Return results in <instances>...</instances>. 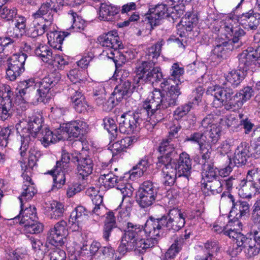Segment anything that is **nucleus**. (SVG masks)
Returning <instances> with one entry per match:
<instances>
[{
  "mask_svg": "<svg viewBox=\"0 0 260 260\" xmlns=\"http://www.w3.org/2000/svg\"><path fill=\"white\" fill-rule=\"evenodd\" d=\"M161 155L157 157L156 168L161 171L162 182L166 186H172L176 180V166L173 162L176 155L172 138L163 140L158 147Z\"/></svg>",
  "mask_w": 260,
  "mask_h": 260,
  "instance_id": "f257e3e1",
  "label": "nucleus"
},
{
  "mask_svg": "<svg viewBox=\"0 0 260 260\" xmlns=\"http://www.w3.org/2000/svg\"><path fill=\"white\" fill-rule=\"evenodd\" d=\"M60 80V77L53 74L44 77L40 80L30 78L25 81V87L19 90L17 93L23 99L24 96L36 89L37 100L39 102L46 103L53 96V87Z\"/></svg>",
  "mask_w": 260,
  "mask_h": 260,
  "instance_id": "f03ea898",
  "label": "nucleus"
},
{
  "mask_svg": "<svg viewBox=\"0 0 260 260\" xmlns=\"http://www.w3.org/2000/svg\"><path fill=\"white\" fill-rule=\"evenodd\" d=\"M126 228L118 248L120 253L134 250L143 253L147 249L153 247L156 243L155 240H143L142 228L137 224L128 222Z\"/></svg>",
  "mask_w": 260,
  "mask_h": 260,
  "instance_id": "7ed1b4c3",
  "label": "nucleus"
},
{
  "mask_svg": "<svg viewBox=\"0 0 260 260\" xmlns=\"http://www.w3.org/2000/svg\"><path fill=\"white\" fill-rule=\"evenodd\" d=\"M181 88L172 84L166 93L159 89H154L151 95L143 102L144 107L150 112V116L154 118L158 110L176 105L178 98L181 93Z\"/></svg>",
  "mask_w": 260,
  "mask_h": 260,
  "instance_id": "20e7f679",
  "label": "nucleus"
},
{
  "mask_svg": "<svg viewBox=\"0 0 260 260\" xmlns=\"http://www.w3.org/2000/svg\"><path fill=\"white\" fill-rule=\"evenodd\" d=\"M152 119L150 112L144 107L134 113H124L118 119L119 134H131L134 133L139 129V126L143 120Z\"/></svg>",
  "mask_w": 260,
  "mask_h": 260,
  "instance_id": "39448f33",
  "label": "nucleus"
},
{
  "mask_svg": "<svg viewBox=\"0 0 260 260\" xmlns=\"http://www.w3.org/2000/svg\"><path fill=\"white\" fill-rule=\"evenodd\" d=\"M150 13L146 17L152 28L159 24L160 20L165 17L172 18L173 21L180 18L185 12V6L177 5L168 7L166 5L159 4L150 9Z\"/></svg>",
  "mask_w": 260,
  "mask_h": 260,
  "instance_id": "423d86ee",
  "label": "nucleus"
},
{
  "mask_svg": "<svg viewBox=\"0 0 260 260\" xmlns=\"http://www.w3.org/2000/svg\"><path fill=\"white\" fill-rule=\"evenodd\" d=\"M154 66L153 62L137 61L135 63L134 82L136 84H143L160 81L162 79L161 69Z\"/></svg>",
  "mask_w": 260,
  "mask_h": 260,
  "instance_id": "0eeeda50",
  "label": "nucleus"
},
{
  "mask_svg": "<svg viewBox=\"0 0 260 260\" xmlns=\"http://www.w3.org/2000/svg\"><path fill=\"white\" fill-rule=\"evenodd\" d=\"M43 120L41 115L33 116L27 123L28 127L25 128V122L20 121L16 125L17 129L22 128L21 145L20 148V154L24 156L26 150L28 148L30 140V135L34 138L41 132L44 126L42 125Z\"/></svg>",
  "mask_w": 260,
  "mask_h": 260,
  "instance_id": "6e6552de",
  "label": "nucleus"
},
{
  "mask_svg": "<svg viewBox=\"0 0 260 260\" xmlns=\"http://www.w3.org/2000/svg\"><path fill=\"white\" fill-rule=\"evenodd\" d=\"M157 188L150 181H144L139 187L136 201L140 207L147 208L155 202L157 195Z\"/></svg>",
  "mask_w": 260,
  "mask_h": 260,
  "instance_id": "1a4fd4ad",
  "label": "nucleus"
},
{
  "mask_svg": "<svg viewBox=\"0 0 260 260\" xmlns=\"http://www.w3.org/2000/svg\"><path fill=\"white\" fill-rule=\"evenodd\" d=\"M27 55L24 53L13 55L9 59L6 76L11 81H14L24 71V65Z\"/></svg>",
  "mask_w": 260,
  "mask_h": 260,
  "instance_id": "9d476101",
  "label": "nucleus"
},
{
  "mask_svg": "<svg viewBox=\"0 0 260 260\" xmlns=\"http://www.w3.org/2000/svg\"><path fill=\"white\" fill-rule=\"evenodd\" d=\"M163 221L162 216L157 218L150 217L146 221L144 228L143 226L137 225L142 228V232H144L147 236L150 237L147 239L143 238V240H155L156 243L154 244V246L156 245L157 243V238L159 237L164 233L165 228Z\"/></svg>",
  "mask_w": 260,
  "mask_h": 260,
  "instance_id": "9b49d317",
  "label": "nucleus"
},
{
  "mask_svg": "<svg viewBox=\"0 0 260 260\" xmlns=\"http://www.w3.org/2000/svg\"><path fill=\"white\" fill-rule=\"evenodd\" d=\"M87 128L88 125L86 122L77 120L63 124L58 132L65 137L63 138L65 140L68 137L80 138L86 133Z\"/></svg>",
  "mask_w": 260,
  "mask_h": 260,
  "instance_id": "f8f14e48",
  "label": "nucleus"
},
{
  "mask_svg": "<svg viewBox=\"0 0 260 260\" xmlns=\"http://www.w3.org/2000/svg\"><path fill=\"white\" fill-rule=\"evenodd\" d=\"M207 92L214 96L212 105L216 108L220 107L224 105L228 107L230 96L234 93L233 89L227 86L225 87H211L207 90Z\"/></svg>",
  "mask_w": 260,
  "mask_h": 260,
  "instance_id": "ddd939ff",
  "label": "nucleus"
},
{
  "mask_svg": "<svg viewBox=\"0 0 260 260\" xmlns=\"http://www.w3.org/2000/svg\"><path fill=\"white\" fill-rule=\"evenodd\" d=\"M162 218L165 228L168 230L178 231L185 223V216L178 209L170 210L168 215L162 216Z\"/></svg>",
  "mask_w": 260,
  "mask_h": 260,
  "instance_id": "4468645a",
  "label": "nucleus"
},
{
  "mask_svg": "<svg viewBox=\"0 0 260 260\" xmlns=\"http://www.w3.org/2000/svg\"><path fill=\"white\" fill-rule=\"evenodd\" d=\"M50 3L48 0L42 3L39 9L32 14L35 20L42 18L48 26L51 25L54 21V16L58 10L57 7H55Z\"/></svg>",
  "mask_w": 260,
  "mask_h": 260,
  "instance_id": "2eb2a0df",
  "label": "nucleus"
},
{
  "mask_svg": "<svg viewBox=\"0 0 260 260\" xmlns=\"http://www.w3.org/2000/svg\"><path fill=\"white\" fill-rule=\"evenodd\" d=\"M67 225V222L63 220L56 223L54 228L51 229L48 232V242L56 246L62 245L63 243V238L68 235Z\"/></svg>",
  "mask_w": 260,
  "mask_h": 260,
  "instance_id": "dca6fc26",
  "label": "nucleus"
},
{
  "mask_svg": "<svg viewBox=\"0 0 260 260\" xmlns=\"http://www.w3.org/2000/svg\"><path fill=\"white\" fill-rule=\"evenodd\" d=\"M71 160L73 162L77 163V173L83 179L92 173L93 163L89 156L84 157L81 153L75 152L72 154Z\"/></svg>",
  "mask_w": 260,
  "mask_h": 260,
  "instance_id": "f3484780",
  "label": "nucleus"
},
{
  "mask_svg": "<svg viewBox=\"0 0 260 260\" xmlns=\"http://www.w3.org/2000/svg\"><path fill=\"white\" fill-rule=\"evenodd\" d=\"M253 90L250 86H246L240 90L234 95H231L227 109L235 110L241 108L253 95Z\"/></svg>",
  "mask_w": 260,
  "mask_h": 260,
  "instance_id": "a211bd4d",
  "label": "nucleus"
},
{
  "mask_svg": "<svg viewBox=\"0 0 260 260\" xmlns=\"http://www.w3.org/2000/svg\"><path fill=\"white\" fill-rule=\"evenodd\" d=\"M100 44L106 49L103 51L110 52L112 50L120 49L122 48L121 41L119 40L117 32L112 31L103 34L98 38Z\"/></svg>",
  "mask_w": 260,
  "mask_h": 260,
  "instance_id": "6ab92c4d",
  "label": "nucleus"
},
{
  "mask_svg": "<svg viewBox=\"0 0 260 260\" xmlns=\"http://www.w3.org/2000/svg\"><path fill=\"white\" fill-rule=\"evenodd\" d=\"M250 156V145L247 142H243L237 147L230 160L231 159V161H233V165L239 167L245 165Z\"/></svg>",
  "mask_w": 260,
  "mask_h": 260,
  "instance_id": "aec40b11",
  "label": "nucleus"
},
{
  "mask_svg": "<svg viewBox=\"0 0 260 260\" xmlns=\"http://www.w3.org/2000/svg\"><path fill=\"white\" fill-rule=\"evenodd\" d=\"M239 23L248 30H255L260 24V14L254 13L253 10L243 13L238 17Z\"/></svg>",
  "mask_w": 260,
  "mask_h": 260,
  "instance_id": "412c9836",
  "label": "nucleus"
},
{
  "mask_svg": "<svg viewBox=\"0 0 260 260\" xmlns=\"http://www.w3.org/2000/svg\"><path fill=\"white\" fill-rule=\"evenodd\" d=\"M255 49L252 47H249L244 50L238 56L239 65L238 69L241 70L246 73L248 70L253 71L254 69V57L257 55Z\"/></svg>",
  "mask_w": 260,
  "mask_h": 260,
  "instance_id": "4be33fe9",
  "label": "nucleus"
},
{
  "mask_svg": "<svg viewBox=\"0 0 260 260\" xmlns=\"http://www.w3.org/2000/svg\"><path fill=\"white\" fill-rule=\"evenodd\" d=\"M173 162L176 166V175L178 174V177L182 176L188 181L191 173L192 165L189 155L186 152H182L179 155L177 164H176L173 160Z\"/></svg>",
  "mask_w": 260,
  "mask_h": 260,
  "instance_id": "5701e85b",
  "label": "nucleus"
},
{
  "mask_svg": "<svg viewBox=\"0 0 260 260\" xmlns=\"http://www.w3.org/2000/svg\"><path fill=\"white\" fill-rule=\"evenodd\" d=\"M210 153H204L202 155V176L205 177L207 181L220 177L218 176V170L214 167L213 163L211 159Z\"/></svg>",
  "mask_w": 260,
  "mask_h": 260,
  "instance_id": "b1692460",
  "label": "nucleus"
},
{
  "mask_svg": "<svg viewBox=\"0 0 260 260\" xmlns=\"http://www.w3.org/2000/svg\"><path fill=\"white\" fill-rule=\"evenodd\" d=\"M59 129L53 133L46 126H44L41 132L37 136L40 140L42 144L45 147H48L51 144L63 140L65 137L62 136L61 133L59 132Z\"/></svg>",
  "mask_w": 260,
  "mask_h": 260,
  "instance_id": "393cba45",
  "label": "nucleus"
},
{
  "mask_svg": "<svg viewBox=\"0 0 260 260\" xmlns=\"http://www.w3.org/2000/svg\"><path fill=\"white\" fill-rule=\"evenodd\" d=\"M184 73V68L181 67L178 63H174L171 67L170 69L171 77L168 79L165 80L160 84L161 88H165L166 86L172 84V82L175 84L174 86L178 85V87H181V77Z\"/></svg>",
  "mask_w": 260,
  "mask_h": 260,
  "instance_id": "a878e982",
  "label": "nucleus"
},
{
  "mask_svg": "<svg viewBox=\"0 0 260 260\" xmlns=\"http://www.w3.org/2000/svg\"><path fill=\"white\" fill-rule=\"evenodd\" d=\"M207 141L209 142V140L206 138L204 132H202L193 133L187 136L185 139V142H191L198 144L200 146L202 155H204V152L208 153L212 152L210 146L206 143Z\"/></svg>",
  "mask_w": 260,
  "mask_h": 260,
  "instance_id": "bb28decb",
  "label": "nucleus"
},
{
  "mask_svg": "<svg viewBox=\"0 0 260 260\" xmlns=\"http://www.w3.org/2000/svg\"><path fill=\"white\" fill-rule=\"evenodd\" d=\"M229 202L232 203V208L231 212H235L237 218L245 215L249 211V205L246 201H239L235 202V199L231 193L228 195Z\"/></svg>",
  "mask_w": 260,
  "mask_h": 260,
  "instance_id": "cd10ccee",
  "label": "nucleus"
},
{
  "mask_svg": "<svg viewBox=\"0 0 260 260\" xmlns=\"http://www.w3.org/2000/svg\"><path fill=\"white\" fill-rule=\"evenodd\" d=\"M137 141L135 137H125L120 140L114 142L110 145V148L113 153V155H116L124 151L131 146L133 143Z\"/></svg>",
  "mask_w": 260,
  "mask_h": 260,
  "instance_id": "c85d7f7f",
  "label": "nucleus"
},
{
  "mask_svg": "<svg viewBox=\"0 0 260 260\" xmlns=\"http://www.w3.org/2000/svg\"><path fill=\"white\" fill-rule=\"evenodd\" d=\"M112 51L110 52L107 51H104V55L113 60L115 64L116 71H117L118 69L121 67L127 60L131 59V57H128L129 53L128 52L123 53L119 49L112 50Z\"/></svg>",
  "mask_w": 260,
  "mask_h": 260,
  "instance_id": "c756f323",
  "label": "nucleus"
},
{
  "mask_svg": "<svg viewBox=\"0 0 260 260\" xmlns=\"http://www.w3.org/2000/svg\"><path fill=\"white\" fill-rule=\"evenodd\" d=\"M118 12L119 10L117 7L102 3L99 11V17L104 21H113L115 20Z\"/></svg>",
  "mask_w": 260,
  "mask_h": 260,
  "instance_id": "7c9ffc66",
  "label": "nucleus"
},
{
  "mask_svg": "<svg viewBox=\"0 0 260 260\" xmlns=\"http://www.w3.org/2000/svg\"><path fill=\"white\" fill-rule=\"evenodd\" d=\"M246 75V73L241 70L238 69L237 70H233L225 76V82H224L223 84L227 86L231 85L233 87H236L244 79Z\"/></svg>",
  "mask_w": 260,
  "mask_h": 260,
  "instance_id": "2f4dec72",
  "label": "nucleus"
},
{
  "mask_svg": "<svg viewBox=\"0 0 260 260\" xmlns=\"http://www.w3.org/2000/svg\"><path fill=\"white\" fill-rule=\"evenodd\" d=\"M23 206L21 208L20 214L14 218V219L17 220V218H20V223L23 225V226L29 224V223H33V221L38 219L37 216L36 209L35 207L30 206L28 208H26L24 210H23Z\"/></svg>",
  "mask_w": 260,
  "mask_h": 260,
  "instance_id": "473e14b6",
  "label": "nucleus"
},
{
  "mask_svg": "<svg viewBox=\"0 0 260 260\" xmlns=\"http://www.w3.org/2000/svg\"><path fill=\"white\" fill-rule=\"evenodd\" d=\"M239 247L240 251L245 249V252L249 257L257 255L260 251V244L256 243L252 238L246 237Z\"/></svg>",
  "mask_w": 260,
  "mask_h": 260,
  "instance_id": "72a5a7b5",
  "label": "nucleus"
},
{
  "mask_svg": "<svg viewBox=\"0 0 260 260\" xmlns=\"http://www.w3.org/2000/svg\"><path fill=\"white\" fill-rule=\"evenodd\" d=\"M48 216L51 219H57L63 216L64 212V205L59 202L52 201L47 207Z\"/></svg>",
  "mask_w": 260,
  "mask_h": 260,
  "instance_id": "f704fd0d",
  "label": "nucleus"
},
{
  "mask_svg": "<svg viewBox=\"0 0 260 260\" xmlns=\"http://www.w3.org/2000/svg\"><path fill=\"white\" fill-rule=\"evenodd\" d=\"M65 172L66 170L55 166L53 170H51L47 173L51 175L53 177V187L58 189L61 188L62 186L66 182Z\"/></svg>",
  "mask_w": 260,
  "mask_h": 260,
  "instance_id": "c9c22d12",
  "label": "nucleus"
},
{
  "mask_svg": "<svg viewBox=\"0 0 260 260\" xmlns=\"http://www.w3.org/2000/svg\"><path fill=\"white\" fill-rule=\"evenodd\" d=\"M163 45V41H158L154 45L149 47L146 51V59L144 60L147 62H153L155 64L156 59L159 56L161 50V47ZM141 61H143L142 60Z\"/></svg>",
  "mask_w": 260,
  "mask_h": 260,
  "instance_id": "e433bc0d",
  "label": "nucleus"
},
{
  "mask_svg": "<svg viewBox=\"0 0 260 260\" xmlns=\"http://www.w3.org/2000/svg\"><path fill=\"white\" fill-rule=\"evenodd\" d=\"M118 177L112 173H104L101 174L99 182L100 185L108 189L115 187L118 182Z\"/></svg>",
  "mask_w": 260,
  "mask_h": 260,
  "instance_id": "4c0bfd02",
  "label": "nucleus"
},
{
  "mask_svg": "<svg viewBox=\"0 0 260 260\" xmlns=\"http://www.w3.org/2000/svg\"><path fill=\"white\" fill-rule=\"evenodd\" d=\"M198 21V18L196 14L191 12H187L184 17L182 18L180 23L187 31H190L197 25Z\"/></svg>",
  "mask_w": 260,
  "mask_h": 260,
  "instance_id": "58836bf2",
  "label": "nucleus"
},
{
  "mask_svg": "<svg viewBox=\"0 0 260 260\" xmlns=\"http://www.w3.org/2000/svg\"><path fill=\"white\" fill-rule=\"evenodd\" d=\"M48 29V24L41 25L38 23L37 20L34 19L33 25L27 29V35L29 37L35 38L44 34Z\"/></svg>",
  "mask_w": 260,
  "mask_h": 260,
  "instance_id": "ea45409f",
  "label": "nucleus"
},
{
  "mask_svg": "<svg viewBox=\"0 0 260 260\" xmlns=\"http://www.w3.org/2000/svg\"><path fill=\"white\" fill-rule=\"evenodd\" d=\"M240 187L239 191L244 198L251 197L252 193L257 191V189H258V187L255 186V184L250 180H241Z\"/></svg>",
  "mask_w": 260,
  "mask_h": 260,
  "instance_id": "a19ab883",
  "label": "nucleus"
},
{
  "mask_svg": "<svg viewBox=\"0 0 260 260\" xmlns=\"http://www.w3.org/2000/svg\"><path fill=\"white\" fill-rule=\"evenodd\" d=\"M64 32L54 31L47 34L48 42L57 50H61V44L66 37Z\"/></svg>",
  "mask_w": 260,
  "mask_h": 260,
  "instance_id": "79ce46f5",
  "label": "nucleus"
},
{
  "mask_svg": "<svg viewBox=\"0 0 260 260\" xmlns=\"http://www.w3.org/2000/svg\"><path fill=\"white\" fill-rule=\"evenodd\" d=\"M229 42L222 39H218L216 41L215 47L212 50L213 53L217 57L222 58L227 52L228 50L231 49Z\"/></svg>",
  "mask_w": 260,
  "mask_h": 260,
  "instance_id": "37998d69",
  "label": "nucleus"
},
{
  "mask_svg": "<svg viewBox=\"0 0 260 260\" xmlns=\"http://www.w3.org/2000/svg\"><path fill=\"white\" fill-rule=\"evenodd\" d=\"M37 193V189L35 188V184L23 185V191L19 197L21 203V208L24 206V202L30 200Z\"/></svg>",
  "mask_w": 260,
  "mask_h": 260,
  "instance_id": "c03bdc74",
  "label": "nucleus"
},
{
  "mask_svg": "<svg viewBox=\"0 0 260 260\" xmlns=\"http://www.w3.org/2000/svg\"><path fill=\"white\" fill-rule=\"evenodd\" d=\"M103 124L105 128L110 134L111 138L113 140L120 138L119 130L114 120L110 117H106L103 119Z\"/></svg>",
  "mask_w": 260,
  "mask_h": 260,
  "instance_id": "a18cd8bd",
  "label": "nucleus"
},
{
  "mask_svg": "<svg viewBox=\"0 0 260 260\" xmlns=\"http://www.w3.org/2000/svg\"><path fill=\"white\" fill-rule=\"evenodd\" d=\"M89 212L82 206L77 207L71 214V221H77L83 222L88 218Z\"/></svg>",
  "mask_w": 260,
  "mask_h": 260,
  "instance_id": "49530a36",
  "label": "nucleus"
},
{
  "mask_svg": "<svg viewBox=\"0 0 260 260\" xmlns=\"http://www.w3.org/2000/svg\"><path fill=\"white\" fill-rule=\"evenodd\" d=\"M12 102L10 99H4L0 104V119L4 121L11 116Z\"/></svg>",
  "mask_w": 260,
  "mask_h": 260,
  "instance_id": "de8ad7c7",
  "label": "nucleus"
},
{
  "mask_svg": "<svg viewBox=\"0 0 260 260\" xmlns=\"http://www.w3.org/2000/svg\"><path fill=\"white\" fill-rule=\"evenodd\" d=\"M35 54L41 57L43 61L48 63L52 58L53 53L51 49L44 45H39L35 50Z\"/></svg>",
  "mask_w": 260,
  "mask_h": 260,
  "instance_id": "09e8293b",
  "label": "nucleus"
},
{
  "mask_svg": "<svg viewBox=\"0 0 260 260\" xmlns=\"http://www.w3.org/2000/svg\"><path fill=\"white\" fill-rule=\"evenodd\" d=\"M244 34L245 32L242 29L238 26L235 27L233 33L231 35L232 38L229 42L231 45H233V49H237L242 45L241 39Z\"/></svg>",
  "mask_w": 260,
  "mask_h": 260,
  "instance_id": "8fccbe9b",
  "label": "nucleus"
},
{
  "mask_svg": "<svg viewBox=\"0 0 260 260\" xmlns=\"http://www.w3.org/2000/svg\"><path fill=\"white\" fill-rule=\"evenodd\" d=\"M221 181L220 177L208 180L205 184V188L213 194L220 193L223 187V183Z\"/></svg>",
  "mask_w": 260,
  "mask_h": 260,
  "instance_id": "3c124183",
  "label": "nucleus"
},
{
  "mask_svg": "<svg viewBox=\"0 0 260 260\" xmlns=\"http://www.w3.org/2000/svg\"><path fill=\"white\" fill-rule=\"evenodd\" d=\"M183 244V238L182 237L177 238L175 240V242L171 245L165 254L169 258L174 259L176 254L181 249Z\"/></svg>",
  "mask_w": 260,
  "mask_h": 260,
  "instance_id": "603ef678",
  "label": "nucleus"
},
{
  "mask_svg": "<svg viewBox=\"0 0 260 260\" xmlns=\"http://www.w3.org/2000/svg\"><path fill=\"white\" fill-rule=\"evenodd\" d=\"M149 166V162L147 157L142 158L138 164L133 168L132 175H135L138 177L142 176Z\"/></svg>",
  "mask_w": 260,
  "mask_h": 260,
  "instance_id": "864d4df0",
  "label": "nucleus"
},
{
  "mask_svg": "<svg viewBox=\"0 0 260 260\" xmlns=\"http://www.w3.org/2000/svg\"><path fill=\"white\" fill-rule=\"evenodd\" d=\"M224 235L229 236L230 238L235 241L238 248L241 246V243H243L246 238L241 232L228 228L226 231H224Z\"/></svg>",
  "mask_w": 260,
  "mask_h": 260,
  "instance_id": "5fc2aeb1",
  "label": "nucleus"
},
{
  "mask_svg": "<svg viewBox=\"0 0 260 260\" xmlns=\"http://www.w3.org/2000/svg\"><path fill=\"white\" fill-rule=\"evenodd\" d=\"M13 132V128L0 126V149H4L7 146L8 141Z\"/></svg>",
  "mask_w": 260,
  "mask_h": 260,
  "instance_id": "6e6d98bb",
  "label": "nucleus"
},
{
  "mask_svg": "<svg viewBox=\"0 0 260 260\" xmlns=\"http://www.w3.org/2000/svg\"><path fill=\"white\" fill-rule=\"evenodd\" d=\"M66 254L64 251L58 248H54L46 254L43 260H66Z\"/></svg>",
  "mask_w": 260,
  "mask_h": 260,
  "instance_id": "4d7b16f0",
  "label": "nucleus"
},
{
  "mask_svg": "<svg viewBox=\"0 0 260 260\" xmlns=\"http://www.w3.org/2000/svg\"><path fill=\"white\" fill-rule=\"evenodd\" d=\"M193 103H188L178 107L174 112V117L176 120H179L186 115L192 108Z\"/></svg>",
  "mask_w": 260,
  "mask_h": 260,
  "instance_id": "13d9d810",
  "label": "nucleus"
},
{
  "mask_svg": "<svg viewBox=\"0 0 260 260\" xmlns=\"http://www.w3.org/2000/svg\"><path fill=\"white\" fill-rule=\"evenodd\" d=\"M66 94L72 102L83 96L80 88L76 84H73L70 86L67 90Z\"/></svg>",
  "mask_w": 260,
  "mask_h": 260,
  "instance_id": "bf43d9fd",
  "label": "nucleus"
},
{
  "mask_svg": "<svg viewBox=\"0 0 260 260\" xmlns=\"http://www.w3.org/2000/svg\"><path fill=\"white\" fill-rule=\"evenodd\" d=\"M71 21L73 22L72 27L75 31H80L84 29V25L83 21L77 14L71 10L69 12Z\"/></svg>",
  "mask_w": 260,
  "mask_h": 260,
  "instance_id": "052dcab7",
  "label": "nucleus"
},
{
  "mask_svg": "<svg viewBox=\"0 0 260 260\" xmlns=\"http://www.w3.org/2000/svg\"><path fill=\"white\" fill-rule=\"evenodd\" d=\"M43 230V225L40 222L35 220L33 223H29L24 226V231L32 234H39Z\"/></svg>",
  "mask_w": 260,
  "mask_h": 260,
  "instance_id": "680f3d73",
  "label": "nucleus"
},
{
  "mask_svg": "<svg viewBox=\"0 0 260 260\" xmlns=\"http://www.w3.org/2000/svg\"><path fill=\"white\" fill-rule=\"evenodd\" d=\"M48 63L55 68L61 70L67 64V61L64 60L62 56L55 54L54 56L52 55V58Z\"/></svg>",
  "mask_w": 260,
  "mask_h": 260,
  "instance_id": "e2e57ef3",
  "label": "nucleus"
},
{
  "mask_svg": "<svg viewBox=\"0 0 260 260\" xmlns=\"http://www.w3.org/2000/svg\"><path fill=\"white\" fill-rule=\"evenodd\" d=\"M205 247L208 251V255L207 256H212L214 260H216L213 255L214 254H216L219 250L220 247L218 242L208 241L205 243Z\"/></svg>",
  "mask_w": 260,
  "mask_h": 260,
  "instance_id": "0e129e2a",
  "label": "nucleus"
},
{
  "mask_svg": "<svg viewBox=\"0 0 260 260\" xmlns=\"http://www.w3.org/2000/svg\"><path fill=\"white\" fill-rule=\"evenodd\" d=\"M17 14V9L15 8H8L4 7L0 11V15L2 18L7 20H12Z\"/></svg>",
  "mask_w": 260,
  "mask_h": 260,
  "instance_id": "69168bd1",
  "label": "nucleus"
},
{
  "mask_svg": "<svg viewBox=\"0 0 260 260\" xmlns=\"http://www.w3.org/2000/svg\"><path fill=\"white\" fill-rule=\"evenodd\" d=\"M75 110L78 113H83L86 111L88 107L87 103L85 100L84 96L78 99L73 102Z\"/></svg>",
  "mask_w": 260,
  "mask_h": 260,
  "instance_id": "338daca9",
  "label": "nucleus"
},
{
  "mask_svg": "<svg viewBox=\"0 0 260 260\" xmlns=\"http://www.w3.org/2000/svg\"><path fill=\"white\" fill-rule=\"evenodd\" d=\"M68 78L73 82V84H76L77 83L83 81L82 78L81 71L77 69H73L69 71L67 74Z\"/></svg>",
  "mask_w": 260,
  "mask_h": 260,
  "instance_id": "774afa93",
  "label": "nucleus"
}]
</instances>
